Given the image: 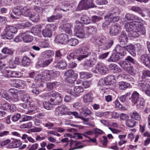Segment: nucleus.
I'll use <instances>...</instances> for the list:
<instances>
[{
    "instance_id": "58836bf2",
    "label": "nucleus",
    "mask_w": 150,
    "mask_h": 150,
    "mask_svg": "<svg viewBox=\"0 0 150 150\" xmlns=\"http://www.w3.org/2000/svg\"><path fill=\"white\" fill-rule=\"evenodd\" d=\"M29 17L33 22H37L39 20L40 16L38 13H31Z\"/></svg>"
},
{
    "instance_id": "cd10ccee",
    "label": "nucleus",
    "mask_w": 150,
    "mask_h": 150,
    "mask_svg": "<svg viewBox=\"0 0 150 150\" xmlns=\"http://www.w3.org/2000/svg\"><path fill=\"white\" fill-rule=\"evenodd\" d=\"M106 80V85H110L114 83L115 82V77L112 75L107 76L105 78Z\"/></svg>"
},
{
    "instance_id": "c85d7f7f",
    "label": "nucleus",
    "mask_w": 150,
    "mask_h": 150,
    "mask_svg": "<svg viewBox=\"0 0 150 150\" xmlns=\"http://www.w3.org/2000/svg\"><path fill=\"white\" fill-rule=\"evenodd\" d=\"M93 94L91 92L84 95L83 96V101L85 103L90 102L92 101L93 99Z\"/></svg>"
},
{
    "instance_id": "c03bdc74",
    "label": "nucleus",
    "mask_w": 150,
    "mask_h": 150,
    "mask_svg": "<svg viewBox=\"0 0 150 150\" xmlns=\"http://www.w3.org/2000/svg\"><path fill=\"white\" fill-rule=\"evenodd\" d=\"M130 86L129 83L122 81L119 83V87L121 90H125Z\"/></svg>"
},
{
    "instance_id": "a19ab883",
    "label": "nucleus",
    "mask_w": 150,
    "mask_h": 150,
    "mask_svg": "<svg viewBox=\"0 0 150 150\" xmlns=\"http://www.w3.org/2000/svg\"><path fill=\"white\" fill-rule=\"evenodd\" d=\"M53 59H47L46 60L43 61L41 63H39V65L40 67H44L47 66L49 65L50 63L52 61Z\"/></svg>"
},
{
    "instance_id": "ddd939ff",
    "label": "nucleus",
    "mask_w": 150,
    "mask_h": 150,
    "mask_svg": "<svg viewBox=\"0 0 150 150\" xmlns=\"http://www.w3.org/2000/svg\"><path fill=\"white\" fill-rule=\"evenodd\" d=\"M141 61L146 66L150 69V54H142L140 57Z\"/></svg>"
},
{
    "instance_id": "f704fd0d",
    "label": "nucleus",
    "mask_w": 150,
    "mask_h": 150,
    "mask_svg": "<svg viewBox=\"0 0 150 150\" xmlns=\"http://www.w3.org/2000/svg\"><path fill=\"white\" fill-rule=\"evenodd\" d=\"M131 9L132 11L136 12L138 13L143 17H144L146 16V14L144 13V11H143L142 12H141L142 10L139 7L137 6H132V7Z\"/></svg>"
},
{
    "instance_id": "a18cd8bd",
    "label": "nucleus",
    "mask_w": 150,
    "mask_h": 150,
    "mask_svg": "<svg viewBox=\"0 0 150 150\" xmlns=\"http://www.w3.org/2000/svg\"><path fill=\"white\" fill-rule=\"evenodd\" d=\"M109 16L110 17L107 18H105V16L104 18L105 19H108L109 21H110V22L114 23L118 21L120 19V17L117 16Z\"/></svg>"
},
{
    "instance_id": "680f3d73",
    "label": "nucleus",
    "mask_w": 150,
    "mask_h": 150,
    "mask_svg": "<svg viewBox=\"0 0 150 150\" xmlns=\"http://www.w3.org/2000/svg\"><path fill=\"white\" fill-rule=\"evenodd\" d=\"M21 99L23 102L25 103L28 102L30 99V97L28 94L23 95L21 98Z\"/></svg>"
},
{
    "instance_id": "09e8293b",
    "label": "nucleus",
    "mask_w": 150,
    "mask_h": 150,
    "mask_svg": "<svg viewBox=\"0 0 150 150\" xmlns=\"http://www.w3.org/2000/svg\"><path fill=\"white\" fill-rule=\"evenodd\" d=\"M97 30L96 27L94 26H90L87 27V32L89 34L95 33Z\"/></svg>"
},
{
    "instance_id": "dca6fc26",
    "label": "nucleus",
    "mask_w": 150,
    "mask_h": 150,
    "mask_svg": "<svg viewBox=\"0 0 150 150\" xmlns=\"http://www.w3.org/2000/svg\"><path fill=\"white\" fill-rule=\"evenodd\" d=\"M81 54H82L79 55V59H82L88 57L90 55V53L88 52L89 49L87 47H83L81 48Z\"/></svg>"
},
{
    "instance_id": "f3484780",
    "label": "nucleus",
    "mask_w": 150,
    "mask_h": 150,
    "mask_svg": "<svg viewBox=\"0 0 150 150\" xmlns=\"http://www.w3.org/2000/svg\"><path fill=\"white\" fill-rule=\"evenodd\" d=\"M51 27L50 25H47L45 28L42 30V33L44 37H50L52 35V32L50 30Z\"/></svg>"
},
{
    "instance_id": "e2e57ef3",
    "label": "nucleus",
    "mask_w": 150,
    "mask_h": 150,
    "mask_svg": "<svg viewBox=\"0 0 150 150\" xmlns=\"http://www.w3.org/2000/svg\"><path fill=\"white\" fill-rule=\"evenodd\" d=\"M1 37H3V38H6L7 39H11L13 38V35L11 34L8 33H4L3 34L1 35Z\"/></svg>"
},
{
    "instance_id": "bb28decb",
    "label": "nucleus",
    "mask_w": 150,
    "mask_h": 150,
    "mask_svg": "<svg viewBox=\"0 0 150 150\" xmlns=\"http://www.w3.org/2000/svg\"><path fill=\"white\" fill-rule=\"evenodd\" d=\"M74 143H76L74 145L75 148L73 149H69V150H71L74 149H81L83 148L84 146L81 144V142H76V141H74L72 140L71 139L70 142V146H72Z\"/></svg>"
},
{
    "instance_id": "bf43d9fd",
    "label": "nucleus",
    "mask_w": 150,
    "mask_h": 150,
    "mask_svg": "<svg viewBox=\"0 0 150 150\" xmlns=\"http://www.w3.org/2000/svg\"><path fill=\"white\" fill-rule=\"evenodd\" d=\"M79 56H76L74 53H71L68 55L67 58L68 59L70 60L71 59H76L79 61H80L82 59H79Z\"/></svg>"
},
{
    "instance_id": "473e14b6",
    "label": "nucleus",
    "mask_w": 150,
    "mask_h": 150,
    "mask_svg": "<svg viewBox=\"0 0 150 150\" xmlns=\"http://www.w3.org/2000/svg\"><path fill=\"white\" fill-rule=\"evenodd\" d=\"M145 104L144 100L142 98H141L136 103L134 104L137 105V108L140 109H143Z\"/></svg>"
},
{
    "instance_id": "f8f14e48",
    "label": "nucleus",
    "mask_w": 150,
    "mask_h": 150,
    "mask_svg": "<svg viewBox=\"0 0 150 150\" xmlns=\"http://www.w3.org/2000/svg\"><path fill=\"white\" fill-rule=\"evenodd\" d=\"M129 45L125 47H122L120 45H117L115 47L114 50L117 52L121 56H124L126 54V50L129 52V50L127 49V47Z\"/></svg>"
},
{
    "instance_id": "79ce46f5",
    "label": "nucleus",
    "mask_w": 150,
    "mask_h": 150,
    "mask_svg": "<svg viewBox=\"0 0 150 150\" xmlns=\"http://www.w3.org/2000/svg\"><path fill=\"white\" fill-rule=\"evenodd\" d=\"M138 86L140 89L145 92V91L147 90V88L149 86L148 84H146V82H141L139 83Z\"/></svg>"
},
{
    "instance_id": "052dcab7",
    "label": "nucleus",
    "mask_w": 150,
    "mask_h": 150,
    "mask_svg": "<svg viewBox=\"0 0 150 150\" xmlns=\"http://www.w3.org/2000/svg\"><path fill=\"white\" fill-rule=\"evenodd\" d=\"M83 25L80 22L78 21H76L74 27L76 30L83 29Z\"/></svg>"
},
{
    "instance_id": "4be33fe9",
    "label": "nucleus",
    "mask_w": 150,
    "mask_h": 150,
    "mask_svg": "<svg viewBox=\"0 0 150 150\" xmlns=\"http://www.w3.org/2000/svg\"><path fill=\"white\" fill-rule=\"evenodd\" d=\"M120 10L118 8H115L105 16V17L107 18L110 17V16H118L120 14Z\"/></svg>"
},
{
    "instance_id": "c756f323",
    "label": "nucleus",
    "mask_w": 150,
    "mask_h": 150,
    "mask_svg": "<svg viewBox=\"0 0 150 150\" xmlns=\"http://www.w3.org/2000/svg\"><path fill=\"white\" fill-rule=\"evenodd\" d=\"M4 30L6 32H9L15 34L17 32V29L15 26L7 25L5 28Z\"/></svg>"
},
{
    "instance_id": "774afa93",
    "label": "nucleus",
    "mask_w": 150,
    "mask_h": 150,
    "mask_svg": "<svg viewBox=\"0 0 150 150\" xmlns=\"http://www.w3.org/2000/svg\"><path fill=\"white\" fill-rule=\"evenodd\" d=\"M21 117V115L20 114L17 113L12 117L11 120L14 122H16Z\"/></svg>"
},
{
    "instance_id": "6e6d98bb",
    "label": "nucleus",
    "mask_w": 150,
    "mask_h": 150,
    "mask_svg": "<svg viewBox=\"0 0 150 150\" xmlns=\"http://www.w3.org/2000/svg\"><path fill=\"white\" fill-rule=\"evenodd\" d=\"M58 68L62 69H64L67 66V64L66 62L64 60L60 61L57 65Z\"/></svg>"
},
{
    "instance_id": "2f4dec72",
    "label": "nucleus",
    "mask_w": 150,
    "mask_h": 150,
    "mask_svg": "<svg viewBox=\"0 0 150 150\" xmlns=\"http://www.w3.org/2000/svg\"><path fill=\"white\" fill-rule=\"evenodd\" d=\"M81 114L84 117H86L88 115L91 114L92 113L90 110L85 107H81Z\"/></svg>"
},
{
    "instance_id": "20e7f679",
    "label": "nucleus",
    "mask_w": 150,
    "mask_h": 150,
    "mask_svg": "<svg viewBox=\"0 0 150 150\" xmlns=\"http://www.w3.org/2000/svg\"><path fill=\"white\" fill-rule=\"evenodd\" d=\"M91 41L94 44L102 47L106 43V38L103 35L99 37L94 36L91 38Z\"/></svg>"
},
{
    "instance_id": "e433bc0d",
    "label": "nucleus",
    "mask_w": 150,
    "mask_h": 150,
    "mask_svg": "<svg viewBox=\"0 0 150 150\" xmlns=\"http://www.w3.org/2000/svg\"><path fill=\"white\" fill-rule=\"evenodd\" d=\"M118 64L125 71L130 66L129 63L127 61H120Z\"/></svg>"
},
{
    "instance_id": "412c9836",
    "label": "nucleus",
    "mask_w": 150,
    "mask_h": 150,
    "mask_svg": "<svg viewBox=\"0 0 150 150\" xmlns=\"http://www.w3.org/2000/svg\"><path fill=\"white\" fill-rule=\"evenodd\" d=\"M54 52L53 51L49 50L45 51L42 53V57L45 59H53L52 56H53Z\"/></svg>"
},
{
    "instance_id": "1a4fd4ad",
    "label": "nucleus",
    "mask_w": 150,
    "mask_h": 150,
    "mask_svg": "<svg viewBox=\"0 0 150 150\" xmlns=\"http://www.w3.org/2000/svg\"><path fill=\"white\" fill-rule=\"evenodd\" d=\"M68 35L65 34H61L60 35H57L55 37L54 41L57 43L65 45L68 41Z\"/></svg>"
},
{
    "instance_id": "f257e3e1",
    "label": "nucleus",
    "mask_w": 150,
    "mask_h": 150,
    "mask_svg": "<svg viewBox=\"0 0 150 150\" xmlns=\"http://www.w3.org/2000/svg\"><path fill=\"white\" fill-rule=\"evenodd\" d=\"M132 21L134 22L127 23L125 25L128 36L135 38L138 37L140 34H144L145 29L140 24L141 18L134 14Z\"/></svg>"
},
{
    "instance_id": "39448f33",
    "label": "nucleus",
    "mask_w": 150,
    "mask_h": 150,
    "mask_svg": "<svg viewBox=\"0 0 150 150\" xmlns=\"http://www.w3.org/2000/svg\"><path fill=\"white\" fill-rule=\"evenodd\" d=\"M127 49L129 50V53L133 56L136 55V51L139 54L141 53L142 51V45L138 43L134 45H129Z\"/></svg>"
},
{
    "instance_id": "49530a36",
    "label": "nucleus",
    "mask_w": 150,
    "mask_h": 150,
    "mask_svg": "<svg viewBox=\"0 0 150 150\" xmlns=\"http://www.w3.org/2000/svg\"><path fill=\"white\" fill-rule=\"evenodd\" d=\"M86 0H81L78 5L79 10L87 9Z\"/></svg>"
},
{
    "instance_id": "a211bd4d",
    "label": "nucleus",
    "mask_w": 150,
    "mask_h": 150,
    "mask_svg": "<svg viewBox=\"0 0 150 150\" xmlns=\"http://www.w3.org/2000/svg\"><path fill=\"white\" fill-rule=\"evenodd\" d=\"M74 92H71L70 91L69 93L73 96L77 97L79 96L80 94L82 93L83 91V88L81 86H75L74 89Z\"/></svg>"
},
{
    "instance_id": "338daca9",
    "label": "nucleus",
    "mask_w": 150,
    "mask_h": 150,
    "mask_svg": "<svg viewBox=\"0 0 150 150\" xmlns=\"http://www.w3.org/2000/svg\"><path fill=\"white\" fill-rule=\"evenodd\" d=\"M58 83L57 81L52 83H47L46 84L47 87L50 89L52 88L54 86L56 85Z\"/></svg>"
},
{
    "instance_id": "7ed1b4c3",
    "label": "nucleus",
    "mask_w": 150,
    "mask_h": 150,
    "mask_svg": "<svg viewBox=\"0 0 150 150\" xmlns=\"http://www.w3.org/2000/svg\"><path fill=\"white\" fill-rule=\"evenodd\" d=\"M45 99L48 98V100L52 103L54 105H59L62 102L63 97L60 93L55 91H52L48 98L47 96L42 97Z\"/></svg>"
},
{
    "instance_id": "9b49d317",
    "label": "nucleus",
    "mask_w": 150,
    "mask_h": 150,
    "mask_svg": "<svg viewBox=\"0 0 150 150\" xmlns=\"http://www.w3.org/2000/svg\"><path fill=\"white\" fill-rule=\"evenodd\" d=\"M69 109L65 105H62L56 108L55 113L58 115L68 114Z\"/></svg>"
},
{
    "instance_id": "5701e85b",
    "label": "nucleus",
    "mask_w": 150,
    "mask_h": 150,
    "mask_svg": "<svg viewBox=\"0 0 150 150\" xmlns=\"http://www.w3.org/2000/svg\"><path fill=\"white\" fill-rule=\"evenodd\" d=\"M139 94L136 91H134L132 93L131 97L129 99L131 100L132 103L134 104L136 103L139 99Z\"/></svg>"
},
{
    "instance_id": "4d7b16f0",
    "label": "nucleus",
    "mask_w": 150,
    "mask_h": 150,
    "mask_svg": "<svg viewBox=\"0 0 150 150\" xmlns=\"http://www.w3.org/2000/svg\"><path fill=\"white\" fill-rule=\"evenodd\" d=\"M2 52L4 54L11 55L13 53V51L11 49L7 47L4 48L1 50Z\"/></svg>"
},
{
    "instance_id": "a878e982",
    "label": "nucleus",
    "mask_w": 150,
    "mask_h": 150,
    "mask_svg": "<svg viewBox=\"0 0 150 150\" xmlns=\"http://www.w3.org/2000/svg\"><path fill=\"white\" fill-rule=\"evenodd\" d=\"M109 68L115 73L120 72L121 69L116 64H110L108 66Z\"/></svg>"
},
{
    "instance_id": "9d476101",
    "label": "nucleus",
    "mask_w": 150,
    "mask_h": 150,
    "mask_svg": "<svg viewBox=\"0 0 150 150\" xmlns=\"http://www.w3.org/2000/svg\"><path fill=\"white\" fill-rule=\"evenodd\" d=\"M72 25L71 23H66L62 25L61 26L62 31L65 32L67 35L72 36L73 32L71 30Z\"/></svg>"
},
{
    "instance_id": "f03ea898",
    "label": "nucleus",
    "mask_w": 150,
    "mask_h": 150,
    "mask_svg": "<svg viewBox=\"0 0 150 150\" xmlns=\"http://www.w3.org/2000/svg\"><path fill=\"white\" fill-rule=\"evenodd\" d=\"M59 75L60 72L58 71L52 70H45L36 78L35 80L39 81L40 80L39 79H41V80L49 81L59 76Z\"/></svg>"
},
{
    "instance_id": "5fc2aeb1",
    "label": "nucleus",
    "mask_w": 150,
    "mask_h": 150,
    "mask_svg": "<svg viewBox=\"0 0 150 150\" xmlns=\"http://www.w3.org/2000/svg\"><path fill=\"white\" fill-rule=\"evenodd\" d=\"M74 74V72L72 70H69L64 73V76L65 78L67 79H68L71 78Z\"/></svg>"
},
{
    "instance_id": "3c124183",
    "label": "nucleus",
    "mask_w": 150,
    "mask_h": 150,
    "mask_svg": "<svg viewBox=\"0 0 150 150\" xmlns=\"http://www.w3.org/2000/svg\"><path fill=\"white\" fill-rule=\"evenodd\" d=\"M80 77L81 79H86L90 78L91 75L89 73L82 72L80 73Z\"/></svg>"
},
{
    "instance_id": "7c9ffc66",
    "label": "nucleus",
    "mask_w": 150,
    "mask_h": 150,
    "mask_svg": "<svg viewBox=\"0 0 150 150\" xmlns=\"http://www.w3.org/2000/svg\"><path fill=\"white\" fill-rule=\"evenodd\" d=\"M114 44V40L112 39H109L106 43L101 48L103 50H106L110 48Z\"/></svg>"
},
{
    "instance_id": "423d86ee",
    "label": "nucleus",
    "mask_w": 150,
    "mask_h": 150,
    "mask_svg": "<svg viewBox=\"0 0 150 150\" xmlns=\"http://www.w3.org/2000/svg\"><path fill=\"white\" fill-rule=\"evenodd\" d=\"M108 71V68L101 63H98L95 67V69L93 72L95 73H99L101 75H105Z\"/></svg>"
},
{
    "instance_id": "0eeeda50",
    "label": "nucleus",
    "mask_w": 150,
    "mask_h": 150,
    "mask_svg": "<svg viewBox=\"0 0 150 150\" xmlns=\"http://www.w3.org/2000/svg\"><path fill=\"white\" fill-rule=\"evenodd\" d=\"M97 59V54L96 53H93L88 60L84 62L83 66L85 67H92L96 63Z\"/></svg>"
},
{
    "instance_id": "603ef678",
    "label": "nucleus",
    "mask_w": 150,
    "mask_h": 150,
    "mask_svg": "<svg viewBox=\"0 0 150 150\" xmlns=\"http://www.w3.org/2000/svg\"><path fill=\"white\" fill-rule=\"evenodd\" d=\"M81 21L84 24H88L90 22L91 19L90 18L87 16L83 15L81 18Z\"/></svg>"
},
{
    "instance_id": "393cba45",
    "label": "nucleus",
    "mask_w": 150,
    "mask_h": 150,
    "mask_svg": "<svg viewBox=\"0 0 150 150\" xmlns=\"http://www.w3.org/2000/svg\"><path fill=\"white\" fill-rule=\"evenodd\" d=\"M22 144V143L21 141L20 140H14L9 144L8 147L10 148L19 147Z\"/></svg>"
},
{
    "instance_id": "0e129e2a",
    "label": "nucleus",
    "mask_w": 150,
    "mask_h": 150,
    "mask_svg": "<svg viewBox=\"0 0 150 150\" xmlns=\"http://www.w3.org/2000/svg\"><path fill=\"white\" fill-rule=\"evenodd\" d=\"M52 103H50L49 102H45L43 103V106L45 109L49 110L52 108Z\"/></svg>"
},
{
    "instance_id": "13d9d810",
    "label": "nucleus",
    "mask_w": 150,
    "mask_h": 150,
    "mask_svg": "<svg viewBox=\"0 0 150 150\" xmlns=\"http://www.w3.org/2000/svg\"><path fill=\"white\" fill-rule=\"evenodd\" d=\"M16 83V85L14 86L16 88L23 87L25 85L24 81L21 80L17 79Z\"/></svg>"
},
{
    "instance_id": "6e6552de",
    "label": "nucleus",
    "mask_w": 150,
    "mask_h": 150,
    "mask_svg": "<svg viewBox=\"0 0 150 150\" xmlns=\"http://www.w3.org/2000/svg\"><path fill=\"white\" fill-rule=\"evenodd\" d=\"M2 76L9 79L11 78L19 77V73L16 71H8L2 69L1 71Z\"/></svg>"
},
{
    "instance_id": "ea45409f",
    "label": "nucleus",
    "mask_w": 150,
    "mask_h": 150,
    "mask_svg": "<svg viewBox=\"0 0 150 150\" xmlns=\"http://www.w3.org/2000/svg\"><path fill=\"white\" fill-rule=\"evenodd\" d=\"M76 36L80 38H85V33L83 29L76 30Z\"/></svg>"
},
{
    "instance_id": "6ab92c4d",
    "label": "nucleus",
    "mask_w": 150,
    "mask_h": 150,
    "mask_svg": "<svg viewBox=\"0 0 150 150\" xmlns=\"http://www.w3.org/2000/svg\"><path fill=\"white\" fill-rule=\"evenodd\" d=\"M30 32H26L22 34V37L23 40L25 42H30L33 40V38L30 35Z\"/></svg>"
},
{
    "instance_id": "2eb2a0df",
    "label": "nucleus",
    "mask_w": 150,
    "mask_h": 150,
    "mask_svg": "<svg viewBox=\"0 0 150 150\" xmlns=\"http://www.w3.org/2000/svg\"><path fill=\"white\" fill-rule=\"evenodd\" d=\"M121 27L119 25H115L110 28L109 31L110 35L112 36H115L120 32Z\"/></svg>"
},
{
    "instance_id": "72a5a7b5",
    "label": "nucleus",
    "mask_w": 150,
    "mask_h": 150,
    "mask_svg": "<svg viewBox=\"0 0 150 150\" xmlns=\"http://www.w3.org/2000/svg\"><path fill=\"white\" fill-rule=\"evenodd\" d=\"M136 124V122L132 119H127L125 121L126 125L129 127H133Z\"/></svg>"
},
{
    "instance_id": "4468645a",
    "label": "nucleus",
    "mask_w": 150,
    "mask_h": 150,
    "mask_svg": "<svg viewBox=\"0 0 150 150\" xmlns=\"http://www.w3.org/2000/svg\"><path fill=\"white\" fill-rule=\"evenodd\" d=\"M22 6H17L14 7L12 9V11L15 16L11 14V17L14 19H17L18 18L17 17L19 16L22 15Z\"/></svg>"
},
{
    "instance_id": "aec40b11",
    "label": "nucleus",
    "mask_w": 150,
    "mask_h": 150,
    "mask_svg": "<svg viewBox=\"0 0 150 150\" xmlns=\"http://www.w3.org/2000/svg\"><path fill=\"white\" fill-rule=\"evenodd\" d=\"M128 40L126 34L123 32H122L118 38L120 43L122 45H125L127 43Z\"/></svg>"
},
{
    "instance_id": "c9c22d12",
    "label": "nucleus",
    "mask_w": 150,
    "mask_h": 150,
    "mask_svg": "<svg viewBox=\"0 0 150 150\" xmlns=\"http://www.w3.org/2000/svg\"><path fill=\"white\" fill-rule=\"evenodd\" d=\"M31 62V60L28 57L24 56L23 57L22 59V64L23 66L25 67L29 65Z\"/></svg>"
},
{
    "instance_id": "37998d69",
    "label": "nucleus",
    "mask_w": 150,
    "mask_h": 150,
    "mask_svg": "<svg viewBox=\"0 0 150 150\" xmlns=\"http://www.w3.org/2000/svg\"><path fill=\"white\" fill-rule=\"evenodd\" d=\"M30 91L34 94L37 95L39 94L41 91H40L38 87H36L35 85L33 83L32 84L31 86Z\"/></svg>"
},
{
    "instance_id": "864d4df0",
    "label": "nucleus",
    "mask_w": 150,
    "mask_h": 150,
    "mask_svg": "<svg viewBox=\"0 0 150 150\" xmlns=\"http://www.w3.org/2000/svg\"><path fill=\"white\" fill-rule=\"evenodd\" d=\"M131 118L137 120H140L141 119V116L137 112H133L131 115Z\"/></svg>"
},
{
    "instance_id": "b1692460",
    "label": "nucleus",
    "mask_w": 150,
    "mask_h": 150,
    "mask_svg": "<svg viewBox=\"0 0 150 150\" xmlns=\"http://www.w3.org/2000/svg\"><path fill=\"white\" fill-rule=\"evenodd\" d=\"M120 58L118 54L113 53L109 58L108 59V61L109 62H116L120 60Z\"/></svg>"
},
{
    "instance_id": "de8ad7c7",
    "label": "nucleus",
    "mask_w": 150,
    "mask_h": 150,
    "mask_svg": "<svg viewBox=\"0 0 150 150\" xmlns=\"http://www.w3.org/2000/svg\"><path fill=\"white\" fill-rule=\"evenodd\" d=\"M8 91L12 94L15 96V97L16 98L15 99L16 101L18 100V94L19 93L18 90L15 88H11L8 90Z\"/></svg>"
},
{
    "instance_id": "4c0bfd02",
    "label": "nucleus",
    "mask_w": 150,
    "mask_h": 150,
    "mask_svg": "<svg viewBox=\"0 0 150 150\" xmlns=\"http://www.w3.org/2000/svg\"><path fill=\"white\" fill-rule=\"evenodd\" d=\"M22 15L29 17L31 13L30 8L26 6H22Z\"/></svg>"
},
{
    "instance_id": "8fccbe9b",
    "label": "nucleus",
    "mask_w": 150,
    "mask_h": 150,
    "mask_svg": "<svg viewBox=\"0 0 150 150\" xmlns=\"http://www.w3.org/2000/svg\"><path fill=\"white\" fill-rule=\"evenodd\" d=\"M68 44L71 46H75L77 45L79 43L78 40L76 38H72L68 40L67 42Z\"/></svg>"
},
{
    "instance_id": "69168bd1",
    "label": "nucleus",
    "mask_w": 150,
    "mask_h": 150,
    "mask_svg": "<svg viewBox=\"0 0 150 150\" xmlns=\"http://www.w3.org/2000/svg\"><path fill=\"white\" fill-rule=\"evenodd\" d=\"M87 9L94 7V5L92 0H86Z\"/></svg>"
}]
</instances>
